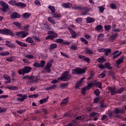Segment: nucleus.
<instances>
[{
  "instance_id": "obj_1",
  "label": "nucleus",
  "mask_w": 126,
  "mask_h": 126,
  "mask_svg": "<svg viewBox=\"0 0 126 126\" xmlns=\"http://www.w3.org/2000/svg\"><path fill=\"white\" fill-rule=\"evenodd\" d=\"M71 78V75L69 74L68 71H65L62 74V76L58 78V80L61 81H67Z\"/></svg>"
},
{
  "instance_id": "obj_2",
  "label": "nucleus",
  "mask_w": 126,
  "mask_h": 126,
  "mask_svg": "<svg viewBox=\"0 0 126 126\" xmlns=\"http://www.w3.org/2000/svg\"><path fill=\"white\" fill-rule=\"evenodd\" d=\"M85 119V116L84 115L78 116L76 117L72 123L68 124L67 126H76L78 123H79V121H83Z\"/></svg>"
},
{
  "instance_id": "obj_3",
  "label": "nucleus",
  "mask_w": 126,
  "mask_h": 126,
  "mask_svg": "<svg viewBox=\"0 0 126 126\" xmlns=\"http://www.w3.org/2000/svg\"><path fill=\"white\" fill-rule=\"evenodd\" d=\"M72 8L73 9H77V10H83V12H82V15H87V13H88V11H89V10H88L87 8L83 7V6H79L77 4H75L72 7Z\"/></svg>"
},
{
  "instance_id": "obj_4",
  "label": "nucleus",
  "mask_w": 126,
  "mask_h": 126,
  "mask_svg": "<svg viewBox=\"0 0 126 126\" xmlns=\"http://www.w3.org/2000/svg\"><path fill=\"white\" fill-rule=\"evenodd\" d=\"M9 4L13 6H17L18 7H26V4L23 2H17L16 0H11L8 2Z\"/></svg>"
},
{
  "instance_id": "obj_5",
  "label": "nucleus",
  "mask_w": 126,
  "mask_h": 126,
  "mask_svg": "<svg viewBox=\"0 0 126 126\" xmlns=\"http://www.w3.org/2000/svg\"><path fill=\"white\" fill-rule=\"evenodd\" d=\"M0 34H2L3 35H9V36H12V37H14L15 34L13 33L12 31L8 29H0Z\"/></svg>"
},
{
  "instance_id": "obj_6",
  "label": "nucleus",
  "mask_w": 126,
  "mask_h": 126,
  "mask_svg": "<svg viewBox=\"0 0 126 126\" xmlns=\"http://www.w3.org/2000/svg\"><path fill=\"white\" fill-rule=\"evenodd\" d=\"M16 35L18 37V38L22 39L23 38H25L27 36H28V35H29V32L25 31L17 32H16Z\"/></svg>"
},
{
  "instance_id": "obj_7",
  "label": "nucleus",
  "mask_w": 126,
  "mask_h": 126,
  "mask_svg": "<svg viewBox=\"0 0 126 126\" xmlns=\"http://www.w3.org/2000/svg\"><path fill=\"white\" fill-rule=\"evenodd\" d=\"M86 71L85 69L79 68L72 69V73L73 74H83Z\"/></svg>"
},
{
  "instance_id": "obj_8",
  "label": "nucleus",
  "mask_w": 126,
  "mask_h": 126,
  "mask_svg": "<svg viewBox=\"0 0 126 126\" xmlns=\"http://www.w3.org/2000/svg\"><path fill=\"white\" fill-rule=\"evenodd\" d=\"M0 4L2 6L1 10L3 12H6L8 9V5L3 1H0Z\"/></svg>"
},
{
  "instance_id": "obj_9",
  "label": "nucleus",
  "mask_w": 126,
  "mask_h": 126,
  "mask_svg": "<svg viewBox=\"0 0 126 126\" xmlns=\"http://www.w3.org/2000/svg\"><path fill=\"white\" fill-rule=\"evenodd\" d=\"M55 42L57 43L58 44H61V45H70V42L67 41H63V39L62 38L56 39L55 40Z\"/></svg>"
},
{
  "instance_id": "obj_10",
  "label": "nucleus",
  "mask_w": 126,
  "mask_h": 126,
  "mask_svg": "<svg viewBox=\"0 0 126 126\" xmlns=\"http://www.w3.org/2000/svg\"><path fill=\"white\" fill-rule=\"evenodd\" d=\"M52 63H54V60H50V62L47 63L45 68V70L48 73L51 71V67H52V65H53Z\"/></svg>"
},
{
  "instance_id": "obj_11",
  "label": "nucleus",
  "mask_w": 126,
  "mask_h": 126,
  "mask_svg": "<svg viewBox=\"0 0 126 126\" xmlns=\"http://www.w3.org/2000/svg\"><path fill=\"white\" fill-rule=\"evenodd\" d=\"M52 63H54V60H50V62L47 63L45 68V70L48 73L51 71V67H52V65H53Z\"/></svg>"
},
{
  "instance_id": "obj_12",
  "label": "nucleus",
  "mask_w": 126,
  "mask_h": 126,
  "mask_svg": "<svg viewBox=\"0 0 126 126\" xmlns=\"http://www.w3.org/2000/svg\"><path fill=\"white\" fill-rule=\"evenodd\" d=\"M17 96L18 97H22V98L19 97L17 99V101H20V102H23V101H24L25 99H27L28 97L27 95H23L22 94H17Z\"/></svg>"
},
{
  "instance_id": "obj_13",
  "label": "nucleus",
  "mask_w": 126,
  "mask_h": 126,
  "mask_svg": "<svg viewBox=\"0 0 126 126\" xmlns=\"http://www.w3.org/2000/svg\"><path fill=\"white\" fill-rule=\"evenodd\" d=\"M108 89L111 94V95H115V94H117V90H116V87H111L110 86H108Z\"/></svg>"
},
{
  "instance_id": "obj_14",
  "label": "nucleus",
  "mask_w": 126,
  "mask_h": 126,
  "mask_svg": "<svg viewBox=\"0 0 126 126\" xmlns=\"http://www.w3.org/2000/svg\"><path fill=\"white\" fill-rule=\"evenodd\" d=\"M23 75H24L25 73H29V72H30L31 71V69H32V68L31 67L29 66H25L23 68Z\"/></svg>"
},
{
  "instance_id": "obj_15",
  "label": "nucleus",
  "mask_w": 126,
  "mask_h": 126,
  "mask_svg": "<svg viewBox=\"0 0 126 126\" xmlns=\"http://www.w3.org/2000/svg\"><path fill=\"white\" fill-rule=\"evenodd\" d=\"M48 35H51L52 37H53V40L55 38H58L59 35L57 34V33L55 32L54 31H49L47 32Z\"/></svg>"
},
{
  "instance_id": "obj_16",
  "label": "nucleus",
  "mask_w": 126,
  "mask_h": 126,
  "mask_svg": "<svg viewBox=\"0 0 126 126\" xmlns=\"http://www.w3.org/2000/svg\"><path fill=\"white\" fill-rule=\"evenodd\" d=\"M20 14L16 12H13L10 16L11 19H14L15 18H20Z\"/></svg>"
},
{
  "instance_id": "obj_17",
  "label": "nucleus",
  "mask_w": 126,
  "mask_h": 126,
  "mask_svg": "<svg viewBox=\"0 0 126 126\" xmlns=\"http://www.w3.org/2000/svg\"><path fill=\"white\" fill-rule=\"evenodd\" d=\"M68 31H69V32H70L72 38H73V39H75V38H76V35H77V34H76L75 32L70 28H68Z\"/></svg>"
},
{
  "instance_id": "obj_18",
  "label": "nucleus",
  "mask_w": 126,
  "mask_h": 126,
  "mask_svg": "<svg viewBox=\"0 0 126 126\" xmlns=\"http://www.w3.org/2000/svg\"><path fill=\"white\" fill-rule=\"evenodd\" d=\"M5 45L7 46V47H8L9 48H11V49H15V48H16L15 45L10 43L9 41H5Z\"/></svg>"
},
{
  "instance_id": "obj_19",
  "label": "nucleus",
  "mask_w": 126,
  "mask_h": 126,
  "mask_svg": "<svg viewBox=\"0 0 126 126\" xmlns=\"http://www.w3.org/2000/svg\"><path fill=\"white\" fill-rule=\"evenodd\" d=\"M26 41L28 42L30 44H32L33 46L36 45V43L34 42V40L32 37H28L26 39Z\"/></svg>"
},
{
  "instance_id": "obj_20",
  "label": "nucleus",
  "mask_w": 126,
  "mask_h": 126,
  "mask_svg": "<svg viewBox=\"0 0 126 126\" xmlns=\"http://www.w3.org/2000/svg\"><path fill=\"white\" fill-rule=\"evenodd\" d=\"M69 100V97H67L63 99V101L61 102L60 106H64V105H66L67 103H68V101Z\"/></svg>"
},
{
  "instance_id": "obj_21",
  "label": "nucleus",
  "mask_w": 126,
  "mask_h": 126,
  "mask_svg": "<svg viewBox=\"0 0 126 126\" xmlns=\"http://www.w3.org/2000/svg\"><path fill=\"white\" fill-rule=\"evenodd\" d=\"M114 113L115 114H124L125 113V110L124 109H119L118 108L114 109Z\"/></svg>"
},
{
  "instance_id": "obj_22",
  "label": "nucleus",
  "mask_w": 126,
  "mask_h": 126,
  "mask_svg": "<svg viewBox=\"0 0 126 126\" xmlns=\"http://www.w3.org/2000/svg\"><path fill=\"white\" fill-rule=\"evenodd\" d=\"M16 43L21 47H24L25 48L27 47V44L26 43H25L23 42L20 41L19 40H16Z\"/></svg>"
},
{
  "instance_id": "obj_23",
  "label": "nucleus",
  "mask_w": 126,
  "mask_h": 126,
  "mask_svg": "<svg viewBox=\"0 0 126 126\" xmlns=\"http://www.w3.org/2000/svg\"><path fill=\"white\" fill-rule=\"evenodd\" d=\"M62 6L64 8H70L72 6V4L71 3H63L62 4Z\"/></svg>"
},
{
  "instance_id": "obj_24",
  "label": "nucleus",
  "mask_w": 126,
  "mask_h": 126,
  "mask_svg": "<svg viewBox=\"0 0 126 126\" xmlns=\"http://www.w3.org/2000/svg\"><path fill=\"white\" fill-rule=\"evenodd\" d=\"M86 20L87 21V23H93V22H95V19L90 17H87Z\"/></svg>"
},
{
  "instance_id": "obj_25",
  "label": "nucleus",
  "mask_w": 126,
  "mask_h": 126,
  "mask_svg": "<svg viewBox=\"0 0 126 126\" xmlns=\"http://www.w3.org/2000/svg\"><path fill=\"white\" fill-rule=\"evenodd\" d=\"M58 47V44L56 43H52L50 44L49 49L50 51H53V50H55V49H57Z\"/></svg>"
},
{
  "instance_id": "obj_26",
  "label": "nucleus",
  "mask_w": 126,
  "mask_h": 126,
  "mask_svg": "<svg viewBox=\"0 0 126 126\" xmlns=\"http://www.w3.org/2000/svg\"><path fill=\"white\" fill-rule=\"evenodd\" d=\"M38 81H39V79L37 77H32V79L31 81H29V83L32 84L34 82H38Z\"/></svg>"
},
{
  "instance_id": "obj_27",
  "label": "nucleus",
  "mask_w": 126,
  "mask_h": 126,
  "mask_svg": "<svg viewBox=\"0 0 126 126\" xmlns=\"http://www.w3.org/2000/svg\"><path fill=\"white\" fill-rule=\"evenodd\" d=\"M85 52L88 55H93V50L86 48L85 50Z\"/></svg>"
},
{
  "instance_id": "obj_28",
  "label": "nucleus",
  "mask_w": 126,
  "mask_h": 126,
  "mask_svg": "<svg viewBox=\"0 0 126 126\" xmlns=\"http://www.w3.org/2000/svg\"><path fill=\"white\" fill-rule=\"evenodd\" d=\"M3 77L7 80V81L4 82L5 84H6V83H10V82H11V79H10L9 76L4 75Z\"/></svg>"
},
{
  "instance_id": "obj_29",
  "label": "nucleus",
  "mask_w": 126,
  "mask_h": 126,
  "mask_svg": "<svg viewBox=\"0 0 126 126\" xmlns=\"http://www.w3.org/2000/svg\"><path fill=\"white\" fill-rule=\"evenodd\" d=\"M123 63H124V57H121V58L117 60L116 62L117 65H120V64Z\"/></svg>"
},
{
  "instance_id": "obj_30",
  "label": "nucleus",
  "mask_w": 126,
  "mask_h": 126,
  "mask_svg": "<svg viewBox=\"0 0 126 126\" xmlns=\"http://www.w3.org/2000/svg\"><path fill=\"white\" fill-rule=\"evenodd\" d=\"M49 99V96H47V97L41 99L39 100V103L41 105H42L43 103H47L48 102V100Z\"/></svg>"
},
{
  "instance_id": "obj_31",
  "label": "nucleus",
  "mask_w": 126,
  "mask_h": 126,
  "mask_svg": "<svg viewBox=\"0 0 126 126\" xmlns=\"http://www.w3.org/2000/svg\"><path fill=\"white\" fill-rule=\"evenodd\" d=\"M52 17L54 18H61L62 17V15L61 14L53 13L52 14Z\"/></svg>"
},
{
  "instance_id": "obj_32",
  "label": "nucleus",
  "mask_w": 126,
  "mask_h": 126,
  "mask_svg": "<svg viewBox=\"0 0 126 126\" xmlns=\"http://www.w3.org/2000/svg\"><path fill=\"white\" fill-rule=\"evenodd\" d=\"M6 88H7V89H9L10 90H18V87L16 86H7Z\"/></svg>"
},
{
  "instance_id": "obj_33",
  "label": "nucleus",
  "mask_w": 126,
  "mask_h": 126,
  "mask_svg": "<svg viewBox=\"0 0 126 126\" xmlns=\"http://www.w3.org/2000/svg\"><path fill=\"white\" fill-rule=\"evenodd\" d=\"M102 29H103V26L101 25H99L94 28V30L95 31H97V32H99V31H101Z\"/></svg>"
},
{
  "instance_id": "obj_34",
  "label": "nucleus",
  "mask_w": 126,
  "mask_h": 126,
  "mask_svg": "<svg viewBox=\"0 0 126 126\" xmlns=\"http://www.w3.org/2000/svg\"><path fill=\"white\" fill-rule=\"evenodd\" d=\"M43 28L46 30H52L51 27H50V25H49V24H48L47 23L43 24Z\"/></svg>"
},
{
  "instance_id": "obj_35",
  "label": "nucleus",
  "mask_w": 126,
  "mask_h": 126,
  "mask_svg": "<svg viewBox=\"0 0 126 126\" xmlns=\"http://www.w3.org/2000/svg\"><path fill=\"white\" fill-rule=\"evenodd\" d=\"M49 9L51 11L52 13H55L56 12V8H55V6H52V5H49L48 6Z\"/></svg>"
},
{
  "instance_id": "obj_36",
  "label": "nucleus",
  "mask_w": 126,
  "mask_h": 126,
  "mask_svg": "<svg viewBox=\"0 0 126 126\" xmlns=\"http://www.w3.org/2000/svg\"><path fill=\"white\" fill-rule=\"evenodd\" d=\"M112 52V49L110 48H105L104 50V55L105 56H108L109 53Z\"/></svg>"
},
{
  "instance_id": "obj_37",
  "label": "nucleus",
  "mask_w": 126,
  "mask_h": 126,
  "mask_svg": "<svg viewBox=\"0 0 126 126\" xmlns=\"http://www.w3.org/2000/svg\"><path fill=\"white\" fill-rule=\"evenodd\" d=\"M10 53L8 51H6L5 52H1L0 53V56H1L2 57H5L6 56H9Z\"/></svg>"
},
{
  "instance_id": "obj_38",
  "label": "nucleus",
  "mask_w": 126,
  "mask_h": 126,
  "mask_svg": "<svg viewBox=\"0 0 126 126\" xmlns=\"http://www.w3.org/2000/svg\"><path fill=\"white\" fill-rule=\"evenodd\" d=\"M32 14L31 13H25L23 15V18H25L26 19H27L28 18H29L30 16H31Z\"/></svg>"
},
{
  "instance_id": "obj_39",
  "label": "nucleus",
  "mask_w": 126,
  "mask_h": 126,
  "mask_svg": "<svg viewBox=\"0 0 126 126\" xmlns=\"http://www.w3.org/2000/svg\"><path fill=\"white\" fill-rule=\"evenodd\" d=\"M48 19L49 22H50V23L54 24V25H55V24H56V21H55V20L54 19H53L52 18V17H49Z\"/></svg>"
},
{
  "instance_id": "obj_40",
  "label": "nucleus",
  "mask_w": 126,
  "mask_h": 126,
  "mask_svg": "<svg viewBox=\"0 0 126 126\" xmlns=\"http://www.w3.org/2000/svg\"><path fill=\"white\" fill-rule=\"evenodd\" d=\"M13 24L15 25L16 27H18L19 29H20L21 28V24L19 22H14L13 23Z\"/></svg>"
},
{
  "instance_id": "obj_41",
  "label": "nucleus",
  "mask_w": 126,
  "mask_h": 126,
  "mask_svg": "<svg viewBox=\"0 0 126 126\" xmlns=\"http://www.w3.org/2000/svg\"><path fill=\"white\" fill-rule=\"evenodd\" d=\"M98 9L100 13H103V12H104V10H105V7H104V6H98Z\"/></svg>"
},
{
  "instance_id": "obj_42",
  "label": "nucleus",
  "mask_w": 126,
  "mask_h": 126,
  "mask_svg": "<svg viewBox=\"0 0 126 126\" xmlns=\"http://www.w3.org/2000/svg\"><path fill=\"white\" fill-rule=\"evenodd\" d=\"M105 67L107 69H112V66L110 64V63H106L104 64Z\"/></svg>"
},
{
  "instance_id": "obj_43",
  "label": "nucleus",
  "mask_w": 126,
  "mask_h": 126,
  "mask_svg": "<svg viewBox=\"0 0 126 126\" xmlns=\"http://www.w3.org/2000/svg\"><path fill=\"white\" fill-rule=\"evenodd\" d=\"M94 86V84L93 83H91L88 84V85L86 87L87 90H89L91 88Z\"/></svg>"
},
{
  "instance_id": "obj_44",
  "label": "nucleus",
  "mask_w": 126,
  "mask_h": 126,
  "mask_svg": "<svg viewBox=\"0 0 126 126\" xmlns=\"http://www.w3.org/2000/svg\"><path fill=\"white\" fill-rule=\"evenodd\" d=\"M56 86H57V85H56L50 86H49V87H47L45 88V90H51L52 89H54V88H56Z\"/></svg>"
},
{
  "instance_id": "obj_45",
  "label": "nucleus",
  "mask_w": 126,
  "mask_h": 126,
  "mask_svg": "<svg viewBox=\"0 0 126 126\" xmlns=\"http://www.w3.org/2000/svg\"><path fill=\"white\" fill-rule=\"evenodd\" d=\"M70 49H71V50H73L74 51H76L78 50V48H77V46L73 44L71 45Z\"/></svg>"
},
{
  "instance_id": "obj_46",
  "label": "nucleus",
  "mask_w": 126,
  "mask_h": 126,
  "mask_svg": "<svg viewBox=\"0 0 126 126\" xmlns=\"http://www.w3.org/2000/svg\"><path fill=\"white\" fill-rule=\"evenodd\" d=\"M117 37H118V34L115 33L110 36V39L111 41H113V40H115Z\"/></svg>"
},
{
  "instance_id": "obj_47",
  "label": "nucleus",
  "mask_w": 126,
  "mask_h": 126,
  "mask_svg": "<svg viewBox=\"0 0 126 126\" xmlns=\"http://www.w3.org/2000/svg\"><path fill=\"white\" fill-rule=\"evenodd\" d=\"M80 41H81V42H83V43H84V44H85V45H88V41L87 40H86V39H85V38H83V37H81L80 38Z\"/></svg>"
},
{
  "instance_id": "obj_48",
  "label": "nucleus",
  "mask_w": 126,
  "mask_h": 126,
  "mask_svg": "<svg viewBox=\"0 0 126 126\" xmlns=\"http://www.w3.org/2000/svg\"><path fill=\"white\" fill-rule=\"evenodd\" d=\"M23 79H29V80H30V81L31 80H32V79H33V77L31 76L30 77L29 75H27V76H24V77H22Z\"/></svg>"
},
{
  "instance_id": "obj_49",
  "label": "nucleus",
  "mask_w": 126,
  "mask_h": 126,
  "mask_svg": "<svg viewBox=\"0 0 126 126\" xmlns=\"http://www.w3.org/2000/svg\"><path fill=\"white\" fill-rule=\"evenodd\" d=\"M96 61L97 63H103L105 62V59H104V57L98 58L96 60Z\"/></svg>"
},
{
  "instance_id": "obj_50",
  "label": "nucleus",
  "mask_w": 126,
  "mask_h": 126,
  "mask_svg": "<svg viewBox=\"0 0 126 126\" xmlns=\"http://www.w3.org/2000/svg\"><path fill=\"white\" fill-rule=\"evenodd\" d=\"M111 25H106L104 26V29L105 30V31H110V30H111Z\"/></svg>"
},
{
  "instance_id": "obj_51",
  "label": "nucleus",
  "mask_w": 126,
  "mask_h": 126,
  "mask_svg": "<svg viewBox=\"0 0 126 126\" xmlns=\"http://www.w3.org/2000/svg\"><path fill=\"white\" fill-rule=\"evenodd\" d=\"M29 98H32V99L34 98H38L39 97L38 94H34L29 95Z\"/></svg>"
},
{
  "instance_id": "obj_52",
  "label": "nucleus",
  "mask_w": 126,
  "mask_h": 126,
  "mask_svg": "<svg viewBox=\"0 0 126 126\" xmlns=\"http://www.w3.org/2000/svg\"><path fill=\"white\" fill-rule=\"evenodd\" d=\"M82 83H81V82H78L77 83V84L75 85V88L76 89H78V88H79L80 87V86H81V84Z\"/></svg>"
},
{
  "instance_id": "obj_53",
  "label": "nucleus",
  "mask_w": 126,
  "mask_h": 126,
  "mask_svg": "<svg viewBox=\"0 0 126 126\" xmlns=\"http://www.w3.org/2000/svg\"><path fill=\"white\" fill-rule=\"evenodd\" d=\"M26 59H29V60H31V59H33L34 58L32 55L27 54L25 56Z\"/></svg>"
},
{
  "instance_id": "obj_54",
  "label": "nucleus",
  "mask_w": 126,
  "mask_h": 126,
  "mask_svg": "<svg viewBox=\"0 0 126 126\" xmlns=\"http://www.w3.org/2000/svg\"><path fill=\"white\" fill-rule=\"evenodd\" d=\"M45 64H46V61H45L44 60H41L40 61V63H39V65H40V67H43V66H44V65H45Z\"/></svg>"
},
{
  "instance_id": "obj_55",
  "label": "nucleus",
  "mask_w": 126,
  "mask_h": 126,
  "mask_svg": "<svg viewBox=\"0 0 126 126\" xmlns=\"http://www.w3.org/2000/svg\"><path fill=\"white\" fill-rule=\"evenodd\" d=\"M95 116H96L97 117H99V113L93 112L90 114V117H91L92 118H93V117H95Z\"/></svg>"
},
{
  "instance_id": "obj_56",
  "label": "nucleus",
  "mask_w": 126,
  "mask_h": 126,
  "mask_svg": "<svg viewBox=\"0 0 126 126\" xmlns=\"http://www.w3.org/2000/svg\"><path fill=\"white\" fill-rule=\"evenodd\" d=\"M106 72L103 71L101 74L99 75V77L100 78H104V77H106Z\"/></svg>"
},
{
  "instance_id": "obj_57",
  "label": "nucleus",
  "mask_w": 126,
  "mask_h": 126,
  "mask_svg": "<svg viewBox=\"0 0 126 126\" xmlns=\"http://www.w3.org/2000/svg\"><path fill=\"white\" fill-rule=\"evenodd\" d=\"M84 37H85L87 40H90V39H91V35L86 33L84 34Z\"/></svg>"
},
{
  "instance_id": "obj_58",
  "label": "nucleus",
  "mask_w": 126,
  "mask_h": 126,
  "mask_svg": "<svg viewBox=\"0 0 126 126\" xmlns=\"http://www.w3.org/2000/svg\"><path fill=\"white\" fill-rule=\"evenodd\" d=\"M61 55L63 56V57H64L65 58H66L67 59H69V56L67 55L66 54L64 53V52H61Z\"/></svg>"
},
{
  "instance_id": "obj_59",
  "label": "nucleus",
  "mask_w": 126,
  "mask_h": 126,
  "mask_svg": "<svg viewBox=\"0 0 126 126\" xmlns=\"http://www.w3.org/2000/svg\"><path fill=\"white\" fill-rule=\"evenodd\" d=\"M121 55H122V52H120L119 53L117 54V55L113 56V59L115 60V59H117V58H119V57H120Z\"/></svg>"
},
{
  "instance_id": "obj_60",
  "label": "nucleus",
  "mask_w": 126,
  "mask_h": 126,
  "mask_svg": "<svg viewBox=\"0 0 126 126\" xmlns=\"http://www.w3.org/2000/svg\"><path fill=\"white\" fill-rule=\"evenodd\" d=\"M124 90H125V89H124V88H121L120 89H119L118 91H117V93L121 94V93H123Z\"/></svg>"
},
{
  "instance_id": "obj_61",
  "label": "nucleus",
  "mask_w": 126,
  "mask_h": 126,
  "mask_svg": "<svg viewBox=\"0 0 126 126\" xmlns=\"http://www.w3.org/2000/svg\"><path fill=\"white\" fill-rule=\"evenodd\" d=\"M110 7L112 9H117V5H116V4H115V3H111V5H110Z\"/></svg>"
},
{
  "instance_id": "obj_62",
  "label": "nucleus",
  "mask_w": 126,
  "mask_h": 126,
  "mask_svg": "<svg viewBox=\"0 0 126 126\" xmlns=\"http://www.w3.org/2000/svg\"><path fill=\"white\" fill-rule=\"evenodd\" d=\"M82 21V18H80V17H79V18L76 19V20H75V22L77 23H80V22H81Z\"/></svg>"
},
{
  "instance_id": "obj_63",
  "label": "nucleus",
  "mask_w": 126,
  "mask_h": 126,
  "mask_svg": "<svg viewBox=\"0 0 126 126\" xmlns=\"http://www.w3.org/2000/svg\"><path fill=\"white\" fill-rule=\"evenodd\" d=\"M94 94L96 96H99V95L100 94V91H99V89H96L94 91Z\"/></svg>"
},
{
  "instance_id": "obj_64",
  "label": "nucleus",
  "mask_w": 126,
  "mask_h": 126,
  "mask_svg": "<svg viewBox=\"0 0 126 126\" xmlns=\"http://www.w3.org/2000/svg\"><path fill=\"white\" fill-rule=\"evenodd\" d=\"M49 39H50V40H54V37L52 36L51 35H49L45 37V40H49Z\"/></svg>"
}]
</instances>
